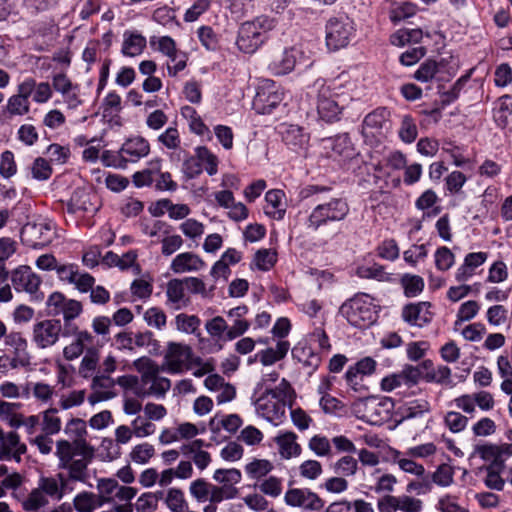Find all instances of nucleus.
<instances>
[{"mask_svg": "<svg viewBox=\"0 0 512 512\" xmlns=\"http://www.w3.org/2000/svg\"><path fill=\"white\" fill-rule=\"evenodd\" d=\"M332 190L324 185H307L299 192L302 200L311 198L317 205L307 218V227L314 231L331 222H340L346 219L350 207L345 198L332 197L326 201L325 194Z\"/></svg>", "mask_w": 512, "mask_h": 512, "instance_id": "f257e3e1", "label": "nucleus"}, {"mask_svg": "<svg viewBox=\"0 0 512 512\" xmlns=\"http://www.w3.org/2000/svg\"><path fill=\"white\" fill-rule=\"evenodd\" d=\"M56 456L59 468L68 470V481L86 482L89 479L88 465L94 458V449L87 441L72 445L67 440H59L56 443Z\"/></svg>", "mask_w": 512, "mask_h": 512, "instance_id": "f03ea898", "label": "nucleus"}, {"mask_svg": "<svg viewBox=\"0 0 512 512\" xmlns=\"http://www.w3.org/2000/svg\"><path fill=\"white\" fill-rule=\"evenodd\" d=\"M134 366L141 373V384L138 377L134 375L120 376L115 380V383L141 397L160 395L159 366L147 357L137 359Z\"/></svg>", "mask_w": 512, "mask_h": 512, "instance_id": "7ed1b4c3", "label": "nucleus"}, {"mask_svg": "<svg viewBox=\"0 0 512 512\" xmlns=\"http://www.w3.org/2000/svg\"><path fill=\"white\" fill-rule=\"evenodd\" d=\"M394 407V401L391 398L376 396L359 399L352 405L356 417L371 425H382L387 422L391 418Z\"/></svg>", "mask_w": 512, "mask_h": 512, "instance_id": "20e7f679", "label": "nucleus"}, {"mask_svg": "<svg viewBox=\"0 0 512 512\" xmlns=\"http://www.w3.org/2000/svg\"><path fill=\"white\" fill-rule=\"evenodd\" d=\"M370 300L367 294H357L340 306L339 313L354 327H369L377 319Z\"/></svg>", "mask_w": 512, "mask_h": 512, "instance_id": "39448f33", "label": "nucleus"}, {"mask_svg": "<svg viewBox=\"0 0 512 512\" xmlns=\"http://www.w3.org/2000/svg\"><path fill=\"white\" fill-rule=\"evenodd\" d=\"M308 94L315 97L316 108L322 120L326 122L339 120L341 108L332 98V91L328 86L318 80L314 83Z\"/></svg>", "mask_w": 512, "mask_h": 512, "instance_id": "423d86ee", "label": "nucleus"}, {"mask_svg": "<svg viewBox=\"0 0 512 512\" xmlns=\"http://www.w3.org/2000/svg\"><path fill=\"white\" fill-rule=\"evenodd\" d=\"M283 101V92L272 80H265L257 88L253 99V109L258 114H271Z\"/></svg>", "mask_w": 512, "mask_h": 512, "instance_id": "0eeeda50", "label": "nucleus"}, {"mask_svg": "<svg viewBox=\"0 0 512 512\" xmlns=\"http://www.w3.org/2000/svg\"><path fill=\"white\" fill-rule=\"evenodd\" d=\"M63 327L58 319H45L33 326V341L38 348L46 349L59 340Z\"/></svg>", "mask_w": 512, "mask_h": 512, "instance_id": "6e6552de", "label": "nucleus"}, {"mask_svg": "<svg viewBox=\"0 0 512 512\" xmlns=\"http://www.w3.org/2000/svg\"><path fill=\"white\" fill-rule=\"evenodd\" d=\"M285 503L292 507H301L309 511H319L324 507V500L308 488L288 489L284 496Z\"/></svg>", "mask_w": 512, "mask_h": 512, "instance_id": "1a4fd4ad", "label": "nucleus"}, {"mask_svg": "<svg viewBox=\"0 0 512 512\" xmlns=\"http://www.w3.org/2000/svg\"><path fill=\"white\" fill-rule=\"evenodd\" d=\"M63 336H73V341L64 347L63 356L68 361H73L79 358L88 345H92L94 336L87 330H80L78 327H68V330L63 331Z\"/></svg>", "mask_w": 512, "mask_h": 512, "instance_id": "9d476101", "label": "nucleus"}, {"mask_svg": "<svg viewBox=\"0 0 512 512\" xmlns=\"http://www.w3.org/2000/svg\"><path fill=\"white\" fill-rule=\"evenodd\" d=\"M11 283L17 292L35 294L41 284V278L29 266L22 265L11 271Z\"/></svg>", "mask_w": 512, "mask_h": 512, "instance_id": "9b49d317", "label": "nucleus"}, {"mask_svg": "<svg viewBox=\"0 0 512 512\" xmlns=\"http://www.w3.org/2000/svg\"><path fill=\"white\" fill-rule=\"evenodd\" d=\"M430 302L408 303L402 308V318L411 326L424 327L433 319Z\"/></svg>", "mask_w": 512, "mask_h": 512, "instance_id": "f8f14e48", "label": "nucleus"}, {"mask_svg": "<svg viewBox=\"0 0 512 512\" xmlns=\"http://www.w3.org/2000/svg\"><path fill=\"white\" fill-rule=\"evenodd\" d=\"M192 349L180 343H170L165 355L169 371L177 373L188 367L192 361Z\"/></svg>", "mask_w": 512, "mask_h": 512, "instance_id": "ddd939ff", "label": "nucleus"}, {"mask_svg": "<svg viewBox=\"0 0 512 512\" xmlns=\"http://www.w3.org/2000/svg\"><path fill=\"white\" fill-rule=\"evenodd\" d=\"M37 488L46 498L50 497L53 500H60L64 494L72 491L68 479L62 473L50 477H41Z\"/></svg>", "mask_w": 512, "mask_h": 512, "instance_id": "4468645a", "label": "nucleus"}, {"mask_svg": "<svg viewBox=\"0 0 512 512\" xmlns=\"http://www.w3.org/2000/svg\"><path fill=\"white\" fill-rule=\"evenodd\" d=\"M26 452L25 444L20 442L19 435L16 432L5 434L2 432L0 438V460L15 459L20 461V456Z\"/></svg>", "mask_w": 512, "mask_h": 512, "instance_id": "2eb2a0df", "label": "nucleus"}, {"mask_svg": "<svg viewBox=\"0 0 512 512\" xmlns=\"http://www.w3.org/2000/svg\"><path fill=\"white\" fill-rule=\"evenodd\" d=\"M281 135L283 142L294 151L304 150L309 144V134L298 125H282Z\"/></svg>", "mask_w": 512, "mask_h": 512, "instance_id": "dca6fc26", "label": "nucleus"}, {"mask_svg": "<svg viewBox=\"0 0 512 512\" xmlns=\"http://www.w3.org/2000/svg\"><path fill=\"white\" fill-rule=\"evenodd\" d=\"M162 53L169 57L167 69L170 75L175 76L186 66L187 56L175 49V42L168 36H162Z\"/></svg>", "mask_w": 512, "mask_h": 512, "instance_id": "f3484780", "label": "nucleus"}, {"mask_svg": "<svg viewBox=\"0 0 512 512\" xmlns=\"http://www.w3.org/2000/svg\"><path fill=\"white\" fill-rule=\"evenodd\" d=\"M248 307L246 305L237 306L227 312L228 318L232 320V325L225 334V340L231 341L243 335L250 327V323L243 317L247 314Z\"/></svg>", "mask_w": 512, "mask_h": 512, "instance_id": "a211bd4d", "label": "nucleus"}, {"mask_svg": "<svg viewBox=\"0 0 512 512\" xmlns=\"http://www.w3.org/2000/svg\"><path fill=\"white\" fill-rule=\"evenodd\" d=\"M115 380L106 374H97L92 379V389L94 392L89 396L88 400L91 404H95L102 400H108L114 397V393L110 391H100L101 389H111L115 385Z\"/></svg>", "mask_w": 512, "mask_h": 512, "instance_id": "6ab92c4d", "label": "nucleus"}, {"mask_svg": "<svg viewBox=\"0 0 512 512\" xmlns=\"http://www.w3.org/2000/svg\"><path fill=\"white\" fill-rule=\"evenodd\" d=\"M486 252H472L465 256L464 263L457 269L455 278L458 282L467 281L477 267L481 266L487 259Z\"/></svg>", "mask_w": 512, "mask_h": 512, "instance_id": "aec40b11", "label": "nucleus"}, {"mask_svg": "<svg viewBox=\"0 0 512 512\" xmlns=\"http://www.w3.org/2000/svg\"><path fill=\"white\" fill-rule=\"evenodd\" d=\"M256 410L270 422L280 420L285 414V403L260 396L255 402Z\"/></svg>", "mask_w": 512, "mask_h": 512, "instance_id": "412c9836", "label": "nucleus"}, {"mask_svg": "<svg viewBox=\"0 0 512 512\" xmlns=\"http://www.w3.org/2000/svg\"><path fill=\"white\" fill-rule=\"evenodd\" d=\"M122 153L128 162H137L149 153L148 142L142 137L129 138L121 147Z\"/></svg>", "mask_w": 512, "mask_h": 512, "instance_id": "4be33fe9", "label": "nucleus"}, {"mask_svg": "<svg viewBox=\"0 0 512 512\" xmlns=\"http://www.w3.org/2000/svg\"><path fill=\"white\" fill-rule=\"evenodd\" d=\"M205 266V262L196 254L185 252L178 254L171 263V270L174 273L186 271H197Z\"/></svg>", "mask_w": 512, "mask_h": 512, "instance_id": "5701e85b", "label": "nucleus"}, {"mask_svg": "<svg viewBox=\"0 0 512 512\" xmlns=\"http://www.w3.org/2000/svg\"><path fill=\"white\" fill-rule=\"evenodd\" d=\"M295 49H285L281 56L269 64L270 70L276 75H285L294 69L296 63Z\"/></svg>", "mask_w": 512, "mask_h": 512, "instance_id": "b1692460", "label": "nucleus"}, {"mask_svg": "<svg viewBox=\"0 0 512 512\" xmlns=\"http://www.w3.org/2000/svg\"><path fill=\"white\" fill-rule=\"evenodd\" d=\"M494 119L498 127L504 129L512 119V96L503 95L498 98L494 112Z\"/></svg>", "mask_w": 512, "mask_h": 512, "instance_id": "393cba45", "label": "nucleus"}, {"mask_svg": "<svg viewBox=\"0 0 512 512\" xmlns=\"http://www.w3.org/2000/svg\"><path fill=\"white\" fill-rule=\"evenodd\" d=\"M296 438L297 436L294 432H286L275 438L279 446V453L283 458L289 459L301 453V447L296 443Z\"/></svg>", "mask_w": 512, "mask_h": 512, "instance_id": "a878e982", "label": "nucleus"}, {"mask_svg": "<svg viewBox=\"0 0 512 512\" xmlns=\"http://www.w3.org/2000/svg\"><path fill=\"white\" fill-rule=\"evenodd\" d=\"M136 186L141 187L155 183L157 189L160 188V164L159 162L150 163V166L142 171L136 172L133 176Z\"/></svg>", "mask_w": 512, "mask_h": 512, "instance_id": "bb28decb", "label": "nucleus"}, {"mask_svg": "<svg viewBox=\"0 0 512 512\" xmlns=\"http://www.w3.org/2000/svg\"><path fill=\"white\" fill-rule=\"evenodd\" d=\"M28 232L33 236L36 241L31 244L33 248H41L46 244L50 243L52 236V225L48 222L34 223L28 225Z\"/></svg>", "mask_w": 512, "mask_h": 512, "instance_id": "cd10ccee", "label": "nucleus"}, {"mask_svg": "<svg viewBox=\"0 0 512 512\" xmlns=\"http://www.w3.org/2000/svg\"><path fill=\"white\" fill-rule=\"evenodd\" d=\"M99 359V349H97L94 346L88 347L79 366L80 376H82L83 378H90L99 364Z\"/></svg>", "mask_w": 512, "mask_h": 512, "instance_id": "c85d7f7f", "label": "nucleus"}, {"mask_svg": "<svg viewBox=\"0 0 512 512\" xmlns=\"http://www.w3.org/2000/svg\"><path fill=\"white\" fill-rule=\"evenodd\" d=\"M334 153L344 158H352L354 155L353 145L347 133L339 134L326 139Z\"/></svg>", "mask_w": 512, "mask_h": 512, "instance_id": "c756f323", "label": "nucleus"}, {"mask_svg": "<svg viewBox=\"0 0 512 512\" xmlns=\"http://www.w3.org/2000/svg\"><path fill=\"white\" fill-rule=\"evenodd\" d=\"M400 284L404 290V295L407 298L418 296L424 289L425 283L422 277L413 274H403L400 279Z\"/></svg>", "mask_w": 512, "mask_h": 512, "instance_id": "7c9ffc66", "label": "nucleus"}, {"mask_svg": "<svg viewBox=\"0 0 512 512\" xmlns=\"http://www.w3.org/2000/svg\"><path fill=\"white\" fill-rule=\"evenodd\" d=\"M73 505L78 512H93L96 508L102 506L99 497L88 491L77 494L74 497Z\"/></svg>", "mask_w": 512, "mask_h": 512, "instance_id": "2f4dec72", "label": "nucleus"}, {"mask_svg": "<svg viewBox=\"0 0 512 512\" xmlns=\"http://www.w3.org/2000/svg\"><path fill=\"white\" fill-rule=\"evenodd\" d=\"M355 29L354 21L344 12L332 16L326 23L327 32H351Z\"/></svg>", "mask_w": 512, "mask_h": 512, "instance_id": "473e14b6", "label": "nucleus"}, {"mask_svg": "<svg viewBox=\"0 0 512 512\" xmlns=\"http://www.w3.org/2000/svg\"><path fill=\"white\" fill-rule=\"evenodd\" d=\"M284 198V192L282 190L274 189L270 190L265 195V200L270 205L274 212L266 211V214L273 217L276 220H281L285 215V208H283L282 200Z\"/></svg>", "mask_w": 512, "mask_h": 512, "instance_id": "72a5a7b5", "label": "nucleus"}, {"mask_svg": "<svg viewBox=\"0 0 512 512\" xmlns=\"http://www.w3.org/2000/svg\"><path fill=\"white\" fill-rule=\"evenodd\" d=\"M430 411V404L425 399H417L406 403L400 408L402 420L421 417L424 413Z\"/></svg>", "mask_w": 512, "mask_h": 512, "instance_id": "f704fd0d", "label": "nucleus"}, {"mask_svg": "<svg viewBox=\"0 0 512 512\" xmlns=\"http://www.w3.org/2000/svg\"><path fill=\"white\" fill-rule=\"evenodd\" d=\"M175 324L176 328L181 332L200 336L198 331L201 320L196 315H187L185 313L178 314L175 318Z\"/></svg>", "mask_w": 512, "mask_h": 512, "instance_id": "c9c22d12", "label": "nucleus"}, {"mask_svg": "<svg viewBox=\"0 0 512 512\" xmlns=\"http://www.w3.org/2000/svg\"><path fill=\"white\" fill-rule=\"evenodd\" d=\"M262 34H237L235 38V44L238 49L244 53H254L261 44L264 43V39L261 38Z\"/></svg>", "mask_w": 512, "mask_h": 512, "instance_id": "e433bc0d", "label": "nucleus"}, {"mask_svg": "<svg viewBox=\"0 0 512 512\" xmlns=\"http://www.w3.org/2000/svg\"><path fill=\"white\" fill-rule=\"evenodd\" d=\"M83 311V307L80 301L74 299H68L62 308L61 311H56L55 313L61 312L64 319V330H68V327H78L75 324H72L71 321L77 318Z\"/></svg>", "mask_w": 512, "mask_h": 512, "instance_id": "4c0bfd02", "label": "nucleus"}, {"mask_svg": "<svg viewBox=\"0 0 512 512\" xmlns=\"http://www.w3.org/2000/svg\"><path fill=\"white\" fill-rule=\"evenodd\" d=\"M390 112L385 107H380L367 114L364 118V128L382 129L388 122Z\"/></svg>", "mask_w": 512, "mask_h": 512, "instance_id": "58836bf2", "label": "nucleus"}, {"mask_svg": "<svg viewBox=\"0 0 512 512\" xmlns=\"http://www.w3.org/2000/svg\"><path fill=\"white\" fill-rule=\"evenodd\" d=\"M20 408L19 403H10L0 398V418L7 421L11 427L18 428L21 426L19 422V413L17 410Z\"/></svg>", "mask_w": 512, "mask_h": 512, "instance_id": "ea45409f", "label": "nucleus"}, {"mask_svg": "<svg viewBox=\"0 0 512 512\" xmlns=\"http://www.w3.org/2000/svg\"><path fill=\"white\" fill-rule=\"evenodd\" d=\"M118 482L115 479L111 478H102L97 482V490L99 497V501L101 505H104L107 502H111L114 500L115 489H117Z\"/></svg>", "mask_w": 512, "mask_h": 512, "instance_id": "a19ab883", "label": "nucleus"}, {"mask_svg": "<svg viewBox=\"0 0 512 512\" xmlns=\"http://www.w3.org/2000/svg\"><path fill=\"white\" fill-rule=\"evenodd\" d=\"M472 73H473V69H470L465 75L461 76L453 84V86H452V88L450 90L444 92L441 95V97H442V100H441L442 107H445V106L451 104L452 102H454L459 97V94H460L461 90L463 89L465 84L470 79Z\"/></svg>", "mask_w": 512, "mask_h": 512, "instance_id": "79ce46f5", "label": "nucleus"}, {"mask_svg": "<svg viewBox=\"0 0 512 512\" xmlns=\"http://www.w3.org/2000/svg\"><path fill=\"white\" fill-rule=\"evenodd\" d=\"M440 67H443L441 63L428 59L419 66L414 74V78L421 82H428L435 77Z\"/></svg>", "mask_w": 512, "mask_h": 512, "instance_id": "37998d69", "label": "nucleus"}, {"mask_svg": "<svg viewBox=\"0 0 512 512\" xmlns=\"http://www.w3.org/2000/svg\"><path fill=\"white\" fill-rule=\"evenodd\" d=\"M146 45V39L141 34H130L124 41L122 53L126 56L139 55Z\"/></svg>", "mask_w": 512, "mask_h": 512, "instance_id": "c03bdc74", "label": "nucleus"}, {"mask_svg": "<svg viewBox=\"0 0 512 512\" xmlns=\"http://www.w3.org/2000/svg\"><path fill=\"white\" fill-rule=\"evenodd\" d=\"M333 471L342 477L353 476L358 469V462L352 456H343L332 465Z\"/></svg>", "mask_w": 512, "mask_h": 512, "instance_id": "a18cd8bd", "label": "nucleus"}, {"mask_svg": "<svg viewBox=\"0 0 512 512\" xmlns=\"http://www.w3.org/2000/svg\"><path fill=\"white\" fill-rule=\"evenodd\" d=\"M214 485L203 478L193 481L190 485V493L198 502L209 500Z\"/></svg>", "mask_w": 512, "mask_h": 512, "instance_id": "49530a36", "label": "nucleus"}, {"mask_svg": "<svg viewBox=\"0 0 512 512\" xmlns=\"http://www.w3.org/2000/svg\"><path fill=\"white\" fill-rule=\"evenodd\" d=\"M275 27L276 19L269 17L267 15H260L252 21H247L242 24L243 30H254L255 32H257L258 30H263V32H269L273 30Z\"/></svg>", "mask_w": 512, "mask_h": 512, "instance_id": "de8ad7c7", "label": "nucleus"}, {"mask_svg": "<svg viewBox=\"0 0 512 512\" xmlns=\"http://www.w3.org/2000/svg\"><path fill=\"white\" fill-rule=\"evenodd\" d=\"M293 392L294 391L289 382L286 379H282L279 386L276 388H267L261 395L266 398L270 396L275 401L286 404L287 398L290 397Z\"/></svg>", "mask_w": 512, "mask_h": 512, "instance_id": "09e8293b", "label": "nucleus"}, {"mask_svg": "<svg viewBox=\"0 0 512 512\" xmlns=\"http://www.w3.org/2000/svg\"><path fill=\"white\" fill-rule=\"evenodd\" d=\"M398 134L405 143H412L417 138V126L410 115L403 116Z\"/></svg>", "mask_w": 512, "mask_h": 512, "instance_id": "8fccbe9b", "label": "nucleus"}, {"mask_svg": "<svg viewBox=\"0 0 512 512\" xmlns=\"http://www.w3.org/2000/svg\"><path fill=\"white\" fill-rule=\"evenodd\" d=\"M65 433L73 439L70 442L72 445H76L79 441H86V424L81 419H71L65 427Z\"/></svg>", "mask_w": 512, "mask_h": 512, "instance_id": "3c124183", "label": "nucleus"}, {"mask_svg": "<svg viewBox=\"0 0 512 512\" xmlns=\"http://www.w3.org/2000/svg\"><path fill=\"white\" fill-rule=\"evenodd\" d=\"M57 409L51 408L44 412L42 430L46 435H53L60 431L61 420L56 415Z\"/></svg>", "mask_w": 512, "mask_h": 512, "instance_id": "603ef678", "label": "nucleus"}, {"mask_svg": "<svg viewBox=\"0 0 512 512\" xmlns=\"http://www.w3.org/2000/svg\"><path fill=\"white\" fill-rule=\"evenodd\" d=\"M242 475L240 470L236 468L231 469H217L214 472L213 479L222 485H235L241 481Z\"/></svg>", "mask_w": 512, "mask_h": 512, "instance_id": "864d4df0", "label": "nucleus"}, {"mask_svg": "<svg viewBox=\"0 0 512 512\" xmlns=\"http://www.w3.org/2000/svg\"><path fill=\"white\" fill-rule=\"evenodd\" d=\"M417 6L411 2H403L390 11V19L398 23L416 14Z\"/></svg>", "mask_w": 512, "mask_h": 512, "instance_id": "5fc2aeb1", "label": "nucleus"}, {"mask_svg": "<svg viewBox=\"0 0 512 512\" xmlns=\"http://www.w3.org/2000/svg\"><path fill=\"white\" fill-rule=\"evenodd\" d=\"M238 493V489L233 485H214L209 501L211 503H220L225 499L236 498Z\"/></svg>", "mask_w": 512, "mask_h": 512, "instance_id": "6e6d98bb", "label": "nucleus"}, {"mask_svg": "<svg viewBox=\"0 0 512 512\" xmlns=\"http://www.w3.org/2000/svg\"><path fill=\"white\" fill-rule=\"evenodd\" d=\"M196 157L199 159V162L205 163V170L209 175H214L217 173V158L216 156L210 152V150L205 146H200L196 148Z\"/></svg>", "mask_w": 512, "mask_h": 512, "instance_id": "4d7b16f0", "label": "nucleus"}, {"mask_svg": "<svg viewBox=\"0 0 512 512\" xmlns=\"http://www.w3.org/2000/svg\"><path fill=\"white\" fill-rule=\"evenodd\" d=\"M165 502L172 512H183L187 508L183 492L180 489H170Z\"/></svg>", "mask_w": 512, "mask_h": 512, "instance_id": "13d9d810", "label": "nucleus"}, {"mask_svg": "<svg viewBox=\"0 0 512 512\" xmlns=\"http://www.w3.org/2000/svg\"><path fill=\"white\" fill-rule=\"evenodd\" d=\"M101 456L104 460L112 461L120 457V444L111 438H104L100 444Z\"/></svg>", "mask_w": 512, "mask_h": 512, "instance_id": "bf43d9fd", "label": "nucleus"}, {"mask_svg": "<svg viewBox=\"0 0 512 512\" xmlns=\"http://www.w3.org/2000/svg\"><path fill=\"white\" fill-rule=\"evenodd\" d=\"M47 503V498L41 493V491H39L38 488H35L22 502V506L26 511H36L41 507H44Z\"/></svg>", "mask_w": 512, "mask_h": 512, "instance_id": "052dcab7", "label": "nucleus"}, {"mask_svg": "<svg viewBox=\"0 0 512 512\" xmlns=\"http://www.w3.org/2000/svg\"><path fill=\"white\" fill-rule=\"evenodd\" d=\"M205 328L213 338H221L223 336L225 337L224 333H227L229 326L223 317L216 316L206 322Z\"/></svg>", "mask_w": 512, "mask_h": 512, "instance_id": "680f3d73", "label": "nucleus"}, {"mask_svg": "<svg viewBox=\"0 0 512 512\" xmlns=\"http://www.w3.org/2000/svg\"><path fill=\"white\" fill-rule=\"evenodd\" d=\"M430 477L432 484L435 483L439 486L446 487L453 482V471L449 465L442 464L433 474H430Z\"/></svg>", "mask_w": 512, "mask_h": 512, "instance_id": "e2e57ef3", "label": "nucleus"}, {"mask_svg": "<svg viewBox=\"0 0 512 512\" xmlns=\"http://www.w3.org/2000/svg\"><path fill=\"white\" fill-rule=\"evenodd\" d=\"M101 160L104 165L109 167L124 169L127 166V160L122 153V149L119 151H104L102 153Z\"/></svg>", "mask_w": 512, "mask_h": 512, "instance_id": "0e129e2a", "label": "nucleus"}, {"mask_svg": "<svg viewBox=\"0 0 512 512\" xmlns=\"http://www.w3.org/2000/svg\"><path fill=\"white\" fill-rule=\"evenodd\" d=\"M31 172L34 179L43 181L50 178L52 175V168L46 159L38 157L33 162Z\"/></svg>", "mask_w": 512, "mask_h": 512, "instance_id": "69168bd1", "label": "nucleus"}, {"mask_svg": "<svg viewBox=\"0 0 512 512\" xmlns=\"http://www.w3.org/2000/svg\"><path fill=\"white\" fill-rule=\"evenodd\" d=\"M246 472L253 478H261L267 475L273 466L268 460H254L246 465Z\"/></svg>", "mask_w": 512, "mask_h": 512, "instance_id": "338daca9", "label": "nucleus"}, {"mask_svg": "<svg viewBox=\"0 0 512 512\" xmlns=\"http://www.w3.org/2000/svg\"><path fill=\"white\" fill-rule=\"evenodd\" d=\"M159 497L154 493H144L136 502L138 512H153L157 509Z\"/></svg>", "mask_w": 512, "mask_h": 512, "instance_id": "774afa93", "label": "nucleus"}]
</instances>
